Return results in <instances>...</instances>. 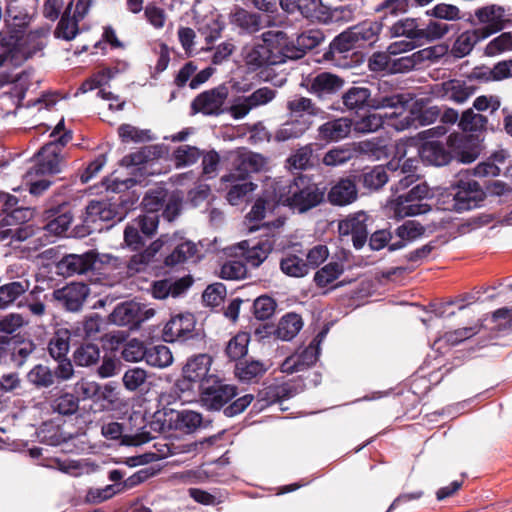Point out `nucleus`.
Listing matches in <instances>:
<instances>
[{
    "label": "nucleus",
    "instance_id": "obj_8",
    "mask_svg": "<svg viewBox=\"0 0 512 512\" xmlns=\"http://www.w3.org/2000/svg\"><path fill=\"white\" fill-rule=\"evenodd\" d=\"M74 370L71 360L57 363L55 368L44 364L33 366L26 375L27 382L36 390H45L73 376Z\"/></svg>",
    "mask_w": 512,
    "mask_h": 512
},
{
    "label": "nucleus",
    "instance_id": "obj_7",
    "mask_svg": "<svg viewBox=\"0 0 512 512\" xmlns=\"http://www.w3.org/2000/svg\"><path fill=\"white\" fill-rule=\"evenodd\" d=\"M200 402L209 411H220L237 396V387L227 384L217 375L205 379L198 388Z\"/></svg>",
    "mask_w": 512,
    "mask_h": 512
},
{
    "label": "nucleus",
    "instance_id": "obj_18",
    "mask_svg": "<svg viewBox=\"0 0 512 512\" xmlns=\"http://www.w3.org/2000/svg\"><path fill=\"white\" fill-rule=\"evenodd\" d=\"M195 317L192 313L174 315L165 324L162 338L165 342L185 341L192 337L195 328Z\"/></svg>",
    "mask_w": 512,
    "mask_h": 512
},
{
    "label": "nucleus",
    "instance_id": "obj_3",
    "mask_svg": "<svg viewBox=\"0 0 512 512\" xmlns=\"http://www.w3.org/2000/svg\"><path fill=\"white\" fill-rule=\"evenodd\" d=\"M129 209L128 200L119 197V203L109 200H91L85 208L82 223L75 227V233L83 238L95 232L110 228L113 223L123 220Z\"/></svg>",
    "mask_w": 512,
    "mask_h": 512
},
{
    "label": "nucleus",
    "instance_id": "obj_27",
    "mask_svg": "<svg viewBox=\"0 0 512 512\" xmlns=\"http://www.w3.org/2000/svg\"><path fill=\"white\" fill-rule=\"evenodd\" d=\"M352 124V120L347 117L327 121L318 127L317 138L326 143L341 141L349 136Z\"/></svg>",
    "mask_w": 512,
    "mask_h": 512
},
{
    "label": "nucleus",
    "instance_id": "obj_38",
    "mask_svg": "<svg viewBox=\"0 0 512 512\" xmlns=\"http://www.w3.org/2000/svg\"><path fill=\"white\" fill-rule=\"evenodd\" d=\"M231 23L241 29L243 33L253 34L263 27L262 17L258 13L237 8L231 14Z\"/></svg>",
    "mask_w": 512,
    "mask_h": 512
},
{
    "label": "nucleus",
    "instance_id": "obj_21",
    "mask_svg": "<svg viewBox=\"0 0 512 512\" xmlns=\"http://www.w3.org/2000/svg\"><path fill=\"white\" fill-rule=\"evenodd\" d=\"M125 431V425L119 422H109L101 428V433L106 439L119 441L124 446H139L152 439L150 432L145 431L144 428L135 434H127Z\"/></svg>",
    "mask_w": 512,
    "mask_h": 512
},
{
    "label": "nucleus",
    "instance_id": "obj_15",
    "mask_svg": "<svg viewBox=\"0 0 512 512\" xmlns=\"http://www.w3.org/2000/svg\"><path fill=\"white\" fill-rule=\"evenodd\" d=\"M281 40L284 53L287 60H297L302 58L305 53L319 46L324 41V34L319 29H309L303 31L296 38V44L289 40L287 34L281 31Z\"/></svg>",
    "mask_w": 512,
    "mask_h": 512
},
{
    "label": "nucleus",
    "instance_id": "obj_23",
    "mask_svg": "<svg viewBox=\"0 0 512 512\" xmlns=\"http://www.w3.org/2000/svg\"><path fill=\"white\" fill-rule=\"evenodd\" d=\"M328 202L334 206H346L358 198L357 183L354 175L339 179L328 192Z\"/></svg>",
    "mask_w": 512,
    "mask_h": 512
},
{
    "label": "nucleus",
    "instance_id": "obj_61",
    "mask_svg": "<svg viewBox=\"0 0 512 512\" xmlns=\"http://www.w3.org/2000/svg\"><path fill=\"white\" fill-rule=\"evenodd\" d=\"M159 214H145L139 215L132 223L141 231V233L148 239H151L159 225Z\"/></svg>",
    "mask_w": 512,
    "mask_h": 512
},
{
    "label": "nucleus",
    "instance_id": "obj_43",
    "mask_svg": "<svg viewBox=\"0 0 512 512\" xmlns=\"http://www.w3.org/2000/svg\"><path fill=\"white\" fill-rule=\"evenodd\" d=\"M303 320L297 313H287L279 321L275 334L277 338L290 341L292 340L302 329Z\"/></svg>",
    "mask_w": 512,
    "mask_h": 512
},
{
    "label": "nucleus",
    "instance_id": "obj_49",
    "mask_svg": "<svg viewBox=\"0 0 512 512\" xmlns=\"http://www.w3.org/2000/svg\"><path fill=\"white\" fill-rule=\"evenodd\" d=\"M452 25L437 19H430L425 27H420V45L425 42H433L445 37L452 29Z\"/></svg>",
    "mask_w": 512,
    "mask_h": 512
},
{
    "label": "nucleus",
    "instance_id": "obj_13",
    "mask_svg": "<svg viewBox=\"0 0 512 512\" xmlns=\"http://www.w3.org/2000/svg\"><path fill=\"white\" fill-rule=\"evenodd\" d=\"M476 87L469 85L466 81L453 78L429 87V94L438 100L451 101L455 104L465 103L474 95Z\"/></svg>",
    "mask_w": 512,
    "mask_h": 512
},
{
    "label": "nucleus",
    "instance_id": "obj_19",
    "mask_svg": "<svg viewBox=\"0 0 512 512\" xmlns=\"http://www.w3.org/2000/svg\"><path fill=\"white\" fill-rule=\"evenodd\" d=\"M96 256L92 252L84 254H68L56 263V273L63 277H71L76 274H85L93 270Z\"/></svg>",
    "mask_w": 512,
    "mask_h": 512
},
{
    "label": "nucleus",
    "instance_id": "obj_48",
    "mask_svg": "<svg viewBox=\"0 0 512 512\" xmlns=\"http://www.w3.org/2000/svg\"><path fill=\"white\" fill-rule=\"evenodd\" d=\"M250 342V334L246 332H239L232 337L225 348L226 356L236 363L247 355L248 345Z\"/></svg>",
    "mask_w": 512,
    "mask_h": 512
},
{
    "label": "nucleus",
    "instance_id": "obj_46",
    "mask_svg": "<svg viewBox=\"0 0 512 512\" xmlns=\"http://www.w3.org/2000/svg\"><path fill=\"white\" fill-rule=\"evenodd\" d=\"M169 195L167 189L157 187L149 189L141 202L145 214H158L164 207Z\"/></svg>",
    "mask_w": 512,
    "mask_h": 512
},
{
    "label": "nucleus",
    "instance_id": "obj_52",
    "mask_svg": "<svg viewBox=\"0 0 512 512\" xmlns=\"http://www.w3.org/2000/svg\"><path fill=\"white\" fill-rule=\"evenodd\" d=\"M197 252V246L192 241H184L178 244L173 251L165 257L164 264L169 267L184 263Z\"/></svg>",
    "mask_w": 512,
    "mask_h": 512
},
{
    "label": "nucleus",
    "instance_id": "obj_41",
    "mask_svg": "<svg viewBox=\"0 0 512 512\" xmlns=\"http://www.w3.org/2000/svg\"><path fill=\"white\" fill-rule=\"evenodd\" d=\"M390 37H405L420 45V24L416 18L399 19L388 27Z\"/></svg>",
    "mask_w": 512,
    "mask_h": 512
},
{
    "label": "nucleus",
    "instance_id": "obj_1",
    "mask_svg": "<svg viewBox=\"0 0 512 512\" xmlns=\"http://www.w3.org/2000/svg\"><path fill=\"white\" fill-rule=\"evenodd\" d=\"M479 154L480 147L473 136L461 133L450 134L446 143L439 140L426 141L419 149L422 161L434 166L447 165L452 159L461 163H471Z\"/></svg>",
    "mask_w": 512,
    "mask_h": 512
},
{
    "label": "nucleus",
    "instance_id": "obj_34",
    "mask_svg": "<svg viewBox=\"0 0 512 512\" xmlns=\"http://www.w3.org/2000/svg\"><path fill=\"white\" fill-rule=\"evenodd\" d=\"M489 37L488 33H481L478 29L467 30L461 33L452 45L451 52L456 58H463L471 53L474 46Z\"/></svg>",
    "mask_w": 512,
    "mask_h": 512
},
{
    "label": "nucleus",
    "instance_id": "obj_28",
    "mask_svg": "<svg viewBox=\"0 0 512 512\" xmlns=\"http://www.w3.org/2000/svg\"><path fill=\"white\" fill-rule=\"evenodd\" d=\"M475 16L478 18L479 22L482 24L481 27L477 29L481 33H488L491 36L494 33H497L504 29V17L505 10L503 7L491 5L479 8L475 11Z\"/></svg>",
    "mask_w": 512,
    "mask_h": 512
},
{
    "label": "nucleus",
    "instance_id": "obj_4",
    "mask_svg": "<svg viewBox=\"0 0 512 512\" xmlns=\"http://www.w3.org/2000/svg\"><path fill=\"white\" fill-rule=\"evenodd\" d=\"M382 86L385 89L389 87L385 82L380 85L379 90H381ZM341 99L347 110L355 112L365 110L367 108L375 110L384 108H404L408 103V99L404 94L394 91L388 93L379 91L373 96L371 90L364 86L350 87L342 94Z\"/></svg>",
    "mask_w": 512,
    "mask_h": 512
},
{
    "label": "nucleus",
    "instance_id": "obj_24",
    "mask_svg": "<svg viewBox=\"0 0 512 512\" xmlns=\"http://www.w3.org/2000/svg\"><path fill=\"white\" fill-rule=\"evenodd\" d=\"M53 144H45L37 153V161L32 170L36 175H54L62 170L64 157L55 152Z\"/></svg>",
    "mask_w": 512,
    "mask_h": 512
},
{
    "label": "nucleus",
    "instance_id": "obj_26",
    "mask_svg": "<svg viewBox=\"0 0 512 512\" xmlns=\"http://www.w3.org/2000/svg\"><path fill=\"white\" fill-rule=\"evenodd\" d=\"M31 56L18 47L17 37L0 33V67L7 64L19 67Z\"/></svg>",
    "mask_w": 512,
    "mask_h": 512
},
{
    "label": "nucleus",
    "instance_id": "obj_29",
    "mask_svg": "<svg viewBox=\"0 0 512 512\" xmlns=\"http://www.w3.org/2000/svg\"><path fill=\"white\" fill-rule=\"evenodd\" d=\"M318 357L319 348L311 343L300 354L286 358L281 364V371L287 374L305 371L316 363Z\"/></svg>",
    "mask_w": 512,
    "mask_h": 512
},
{
    "label": "nucleus",
    "instance_id": "obj_64",
    "mask_svg": "<svg viewBox=\"0 0 512 512\" xmlns=\"http://www.w3.org/2000/svg\"><path fill=\"white\" fill-rule=\"evenodd\" d=\"M147 240L148 238L132 222L125 227L124 241L131 250L139 251L143 249Z\"/></svg>",
    "mask_w": 512,
    "mask_h": 512
},
{
    "label": "nucleus",
    "instance_id": "obj_6",
    "mask_svg": "<svg viewBox=\"0 0 512 512\" xmlns=\"http://www.w3.org/2000/svg\"><path fill=\"white\" fill-rule=\"evenodd\" d=\"M433 198V192L426 183H418L407 192L388 201L387 210L396 219L423 215L431 211L432 207L425 200Z\"/></svg>",
    "mask_w": 512,
    "mask_h": 512
},
{
    "label": "nucleus",
    "instance_id": "obj_51",
    "mask_svg": "<svg viewBox=\"0 0 512 512\" xmlns=\"http://www.w3.org/2000/svg\"><path fill=\"white\" fill-rule=\"evenodd\" d=\"M144 360L150 366L165 368L173 362V356L167 346L154 345L147 347Z\"/></svg>",
    "mask_w": 512,
    "mask_h": 512
},
{
    "label": "nucleus",
    "instance_id": "obj_54",
    "mask_svg": "<svg viewBox=\"0 0 512 512\" xmlns=\"http://www.w3.org/2000/svg\"><path fill=\"white\" fill-rule=\"evenodd\" d=\"M425 14L439 21H458L465 18V14L456 5L438 3L433 8L426 10Z\"/></svg>",
    "mask_w": 512,
    "mask_h": 512
},
{
    "label": "nucleus",
    "instance_id": "obj_32",
    "mask_svg": "<svg viewBox=\"0 0 512 512\" xmlns=\"http://www.w3.org/2000/svg\"><path fill=\"white\" fill-rule=\"evenodd\" d=\"M312 122L304 119H291L282 123L273 134V140L276 142H286L302 137L310 128Z\"/></svg>",
    "mask_w": 512,
    "mask_h": 512
},
{
    "label": "nucleus",
    "instance_id": "obj_55",
    "mask_svg": "<svg viewBox=\"0 0 512 512\" xmlns=\"http://www.w3.org/2000/svg\"><path fill=\"white\" fill-rule=\"evenodd\" d=\"M344 272V267L339 262H329L320 268L314 275V282L318 287H326Z\"/></svg>",
    "mask_w": 512,
    "mask_h": 512
},
{
    "label": "nucleus",
    "instance_id": "obj_30",
    "mask_svg": "<svg viewBox=\"0 0 512 512\" xmlns=\"http://www.w3.org/2000/svg\"><path fill=\"white\" fill-rule=\"evenodd\" d=\"M111 321L118 326H136L145 320L139 303L134 301L118 304L110 315Z\"/></svg>",
    "mask_w": 512,
    "mask_h": 512
},
{
    "label": "nucleus",
    "instance_id": "obj_12",
    "mask_svg": "<svg viewBox=\"0 0 512 512\" xmlns=\"http://www.w3.org/2000/svg\"><path fill=\"white\" fill-rule=\"evenodd\" d=\"M453 204L451 210L461 213L480 206L485 195H490L487 190L483 191L478 182L474 180H459L453 185Z\"/></svg>",
    "mask_w": 512,
    "mask_h": 512
},
{
    "label": "nucleus",
    "instance_id": "obj_42",
    "mask_svg": "<svg viewBox=\"0 0 512 512\" xmlns=\"http://www.w3.org/2000/svg\"><path fill=\"white\" fill-rule=\"evenodd\" d=\"M296 12L311 21L326 22L331 18L330 9L322 0H299Z\"/></svg>",
    "mask_w": 512,
    "mask_h": 512
},
{
    "label": "nucleus",
    "instance_id": "obj_31",
    "mask_svg": "<svg viewBox=\"0 0 512 512\" xmlns=\"http://www.w3.org/2000/svg\"><path fill=\"white\" fill-rule=\"evenodd\" d=\"M269 366L252 358H244L235 363L234 374L242 383H257L268 371Z\"/></svg>",
    "mask_w": 512,
    "mask_h": 512
},
{
    "label": "nucleus",
    "instance_id": "obj_57",
    "mask_svg": "<svg viewBox=\"0 0 512 512\" xmlns=\"http://www.w3.org/2000/svg\"><path fill=\"white\" fill-rule=\"evenodd\" d=\"M249 307L253 309L254 317L257 320L264 321L274 315L277 303L272 297L261 295L257 297Z\"/></svg>",
    "mask_w": 512,
    "mask_h": 512
},
{
    "label": "nucleus",
    "instance_id": "obj_50",
    "mask_svg": "<svg viewBox=\"0 0 512 512\" xmlns=\"http://www.w3.org/2000/svg\"><path fill=\"white\" fill-rule=\"evenodd\" d=\"M100 353L96 344H81L73 353V361L77 366L90 367L99 362Z\"/></svg>",
    "mask_w": 512,
    "mask_h": 512
},
{
    "label": "nucleus",
    "instance_id": "obj_14",
    "mask_svg": "<svg viewBox=\"0 0 512 512\" xmlns=\"http://www.w3.org/2000/svg\"><path fill=\"white\" fill-rule=\"evenodd\" d=\"M343 78L330 72H320L306 79L303 86L320 101L331 100L343 88Z\"/></svg>",
    "mask_w": 512,
    "mask_h": 512
},
{
    "label": "nucleus",
    "instance_id": "obj_44",
    "mask_svg": "<svg viewBox=\"0 0 512 512\" xmlns=\"http://www.w3.org/2000/svg\"><path fill=\"white\" fill-rule=\"evenodd\" d=\"M72 4L73 2L71 1L63 12L60 21L58 22V25L54 31L56 38L70 41L74 39L79 32L78 23L81 21V19H78V17L74 14L72 18L70 17Z\"/></svg>",
    "mask_w": 512,
    "mask_h": 512
},
{
    "label": "nucleus",
    "instance_id": "obj_39",
    "mask_svg": "<svg viewBox=\"0 0 512 512\" xmlns=\"http://www.w3.org/2000/svg\"><path fill=\"white\" fill-rule=\"evenodd\" d=\"M170 427L184 433L194 432L202 424V415L191 410L175 411L171 413Z\"/></svg>",
    "mask_w": 512,
    "mask_h": 512
},
{
    "label": "nucleus",
    "instance_id": "obj_59",
    "mask_svg": "<svg viewBox=\"0 0 512 512\" xmlns=\"http://www.w3.org/2000/svg\"><path fill=\"white\" fill-rule=\"evenodd\" d=\"M313 155V149L311 144L305 145L297 149L290 157L287 162L290 167L298 170H306L313 164L311 162Z\"/></svg>",
    "mask_w": 512,
    "mask_h": 512
},
{
    "label": "nucleus",
    "instance_id": "obj_9",
    "mask_svg": "<svg viewBox=\"0 0 512 512\" xmlns=\"http://www.w3.org/2000/svg\"><path fill=\"white\" fill-rule=\"evenodd\" d=\"M212 358L208 354H198L190 357L182 368V378L178 379L175 387L182 393L199 388L205 379L209 378Z\"/></svg>",
    "mask_w": 512,
    "mask_h": 512
},
{
    "label": "nucleus",
    "instance_id": "obj_62",
    "mask_svg": "<svg viewBox=\"0 0 512 512\" xmlns=\"http://www.w3.org/2000/svg\"><path fill=\"white\" fill-rule=\"evenodd\" d=\"M425 228L417 221L407 220L398 226L395 234L398 238L405 239L408 243L424 235Z\"/></svg>",
    "mask_w": 512,
    "mask_h": 512
},
{
    "label": "nucleus",
    "instance_id": "obj_11",
    "mask_svg": "<svg viewBox=\"0 0 512 512\" xmlns=\"http://www.w3.org/2000/svg\"><path fill=\"white\" fill-rule=\"evenodd\" d=\"M228 95L229 89L226 84L203 91L191 102V113L193 115L200 113L205 116H219L225 112L223 106Z\"/></svg>",
    "mask_w": 512,
    "mask_h": 512
},
{
    "label": "nucleus",
    "instance_id": "obj_53",
    "mask_svg": "<svg viewBox=\"0 0 512 512\" xmlns=\"http://www.w3.org/2000/svg\"><path fill=\"white\" fill-rule=\"evenodd\" d=\"M281 271L290 277H304L309 272V264L295 254H287L280 261Z\"/></svg>",
    "mask_w": 512,
    "mask_h": 512
},
{
    "label": "nucleus",
    "instance_id": "obj_2",
    "mask_svg": "<svg viewBox=\"0 0 512 512\" xmlns=\"http://www.w3.org/2000/svg\"><path fill=\"white\" fill-rule=\"evenodd\" d=\"M278 201L293 213L304 214L326 201V187L299 174L278 190Z\"/></svg>",
    "mask_w": 512,
    "mask_h": 512
},
{
    "label": "nucleus",
    "instance_id": "obj_37",
    "mask_svg": "<svg viewBox=\"0 0 512 512\" xmlns=\"http://www.w3.org/2000/svg\"><path fill=\"white\" fill-rule=\"evenodd\" d=\"M357 186L361 185L369 191H376L382 188L388 182V175L383 166L378 165L369 170H364L355 174Z\"/></svg>",
    "mask_w": 512,
    "mask_h": 512
},
{
    "label": "nucleus",
    "instance_id": "obj_63",
    "mask_svg": "<svg viewBox=\"0 0 512 512\" xmlns=\"http://www.w3.org/2000/svg\"><path fill=\"white\" fill-rule=\"evenodd\" d=\"M358 47L356 39L351 33V27L337 35L330 43L332 53H345Z\"/></svg>",
    "mask_w": 512,
    "mask_h": 512
},
{
    "label": "nucleus",
    "instance_id": "obj_10",
    "mask_svg": "<svg viewBox=\"0 0 512 512\" xmlns=\"http://www.w3.org/2000/svg\"><path fill=\"white\" fill-rule=\"evenodd\" d=\"M304 380V377L300 375L287 382L264 387L258 393V399L254 404V408L262 410L274 403L294 397L305 389L306 384Z\"/></svg>",
    "mask_w": 512,
    "mask_h": 512
},
{
    "label": "nucleus",
    "instance_id": "obj_56",
    "mask_svg": "<svg viewBox=\"0 0 512 512\" xmlns=\"http://www.w3.org/2000/svg\"><path fill=\"white\" fill-rule=\"evenodd\" d=\"M202 156V152L195 146L181 145L173 152L176 168H183L195 164Z\"/></svg>",
    "mask_w": 512,
    "mask_h": 512
},
{
    "label": "nucleus",
    "instance_id": "obj_60",
    "mask_svg": "<svg viewBox=\"0 0 512 512\" xmlns=\"http://www.w3.org/2000/svg\"><path fill=\"white\" fill-rule=\"evenodd\" d=\"M52 408L61 415H72L78 411L79 399L71 393H64L53 401Z\"/></svg>",
    "mask_w": 512,
    "mask_h": 512
},
{
    "label": "nucleus",
    "instance_id": "obj_47",
    "mask_svg": "<svg viewBox=\"0 0 512 512\" xmlns=\"http://www.w3.org/2000/svg\"><path fill=\"white\" fill-rule=\"evenodd\" d=\"M29 288V282L12 281L0 286V309H5L12 305Z\"/></svg>",
    "mask_w": 512,
    "mask_h": 512
},
{
    "label": "nucleus",
    "instance_id": "obj_17",
    "mask_svg": "<svg viewBox=\"0 0 512 512\" xmlns=\"http://www.w3.org/2000/svg\"><path fill=\"white\" fill-rule=\"evenodd\" d=\"M90 293V288L82 282H72L66 286L55 289L52 293L53 300L66 311L78 312L82 309Z\"/></svg>",
    "mask_w": 512,
    "mask_h": 512
},
{
    "label": "nucleus",
    "instance_id": "obj_5",
    "mask_svg": "<svg viewBox=\"0 0 512 512\" xmlns=\"http://www.w3.org/2000/svg\"><path fill=\"white\" fill-rule=\"evenodd\" d=\"M262 43L246 45L242 49V57L248 70L278 65L287 61L281 40V30H269L261 35Z\"/></svg>",
    "mask_w": 512,
    "mask_h": 512
},
{
    "label": "nucleus",
    "instance_id": "obj_33",
    "mask_svg": "<svg viewBox=\"0 0 512 512\" xmlns=\"http://www.w3.org/2000/svg\"><path fill=\"white\" fill-rule=\"evenodd\" d=\"M441 115V107L439 106H429V107H417L414 105L410 114L404 118L402 121L401 129L409 128L411 126H427L434 123L437 119H439Z\"/></svg>",
    "mask_w": 512,
    "mask_h": 512
},
{
    "label": "nucleus",
    "instance_id": "obj_45",
    "mask_svg": "<svg viewBox=\"0 0 512 512\" xmlns=\"http://www.w3.org/2000/svg\"><path fill=\"white\" fill-rule=\"evenodd\" d=\"M458 127L463 132L482 133L488 128V119L482 114L475 113L473 108L463 111Z\"/></svg>",
    "mask_w": 512,
    "mask_h": 512
},
{
    "label": "nucleus",
    "instance_id": "obj_36",
    "mask_svg": "<svg viewBox=\"0 0 512 512\" xmlns=\"http://www.w3.org/2000/svg\"><path fill=\"white\" fill-rule=\"evenodd\" d=\"M383 27L384 25L380 21L366 20L351 27V33L354 35L358 47H362L376 42Z\"/></svg>",
    "mask_w": 512,
    "mask_h": 512
},
{
    "label": "nucleus",
    "instance_id": "obj_58",
    "mask_svg": "<svg viewBox=\"0 0 512 512\" xmlns=\"http://www.w3.org/2000/svg\"><path fill=\"white\" fill-rule=\"evenodd\" d=\"M148 378L147 371L140 367H132L125 371L122 381L124 387L129 391L142 389Z\"/></svg>",
    "mask_w": 512,
    "mask_h": 512
},
{
    "label": "nucleus",
    "instance_id": "obj_22",
    "mask_svg": "<svg viewBox=\"0 0 512 512\" xmlns=\"http://www.w3.org/2000/svg\"><path fill=\"white\" fill-rule=\"evenodd\" d=\"M286 109L291 117L311 121L312 125L315 118L324 120L327 117L324 109L319 107L311 98L301 95L289 99L286 103Z\"/></svg>",
    "mask_w": 512,
    "mask_h": 512
},
{
    "label": "nucleus",
    "instance_id": "obj_40",
    "mask_svg": "<svg viewBox=\"0 0 512 512\" xmlns=\"http://www.w3.org/2000/svg\"><path fill=\"white\" fill-rule=\"evenodd\" d=\"M71 333L66 328H59L48 343V351L50 356L58 363L63 360H69L67 353L70 347Z\"/></svg>",
    "mask_w": 512,
    "mask_h": 512
},
{
    "label": "nucleus",
    "instance_id": "obj_35",
    "mask_svg": "<svg viewBox=\"0 0 512 512\" xmlns=\"http://www.w3.org/2000/svg\"><path fill=\"white\" fill-rule=\"evenodd\" d=\"M36 349L37 345L32 339L21 334L12 336V366L21 368Z\"/></svg>",
    "mask_w": 512,
    "mask_h": 512
},
{
    "label": "nucleus",
    "instance_id": "obj_25",
    "mask_svg": "<svg viewBox=\"0 0 512 512\" xmlns=\"http://www.w3.org/2000/svg\"><path fill=\"white\" fill-rule=\"evenodd\" d=\"M45 229L55 235L65 233L73 219L69 204L51 206L44 211Z\"/></svg>",
    "mask_w": 512,
    "mask_h": 512
},
{
    "label": "nucleus",
    "instance_id": "obj_16",
    "mask_svg": "<svg viewBox=\"0 0 512 512\" xmlns=\"http://www.w3.org/2000/svg\"><path fill=\"white\" fill-rule=\"evenodd\" d=\"M276 96V90L270 87H261L248 96L236 97L228 112L234 119L244 118L252 109L271 102Z\"/></svg>",
    "mask_w": 512,
    "mask_h": 512
},
{
    "label": "nucleus",
    "instance_id": "obj_20",
    "mask_svg": "<svg viewBox=\"0 0 512 512\" xmlns=\"http://www.w3.org/2000/svg\"><path fill=\"white\" fill-rule=\"evenodd\" d=\"M369 216L365 212H358L340 221L338 228L342 235H351L355 249H361L368 238L367 221Z\"/></svg>",
    "mask_w": 512,
    "mask_h": 512
}]
</instances>
